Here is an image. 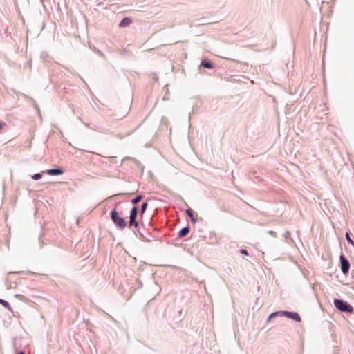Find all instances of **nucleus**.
I'll use <instances>...</instances> for the list:
<instances>
[{
  "label": "nucleus",
  "instance_id": "obj_1",
  "mask_svg": "<svg viewBox=\"0 0 354 354\" xmlns=\"http://www.w3.org/2000/svg\"><path fill=\"white\" fill-rule=\"evenodd\" d=\"M119 203H117L115 205V207L113 208V209L110 212V218L115 225V227L118 230H123L126 228L127 226V221L125 220L124 218L120 216V213L117 211V207Z\"/></svg>",
  "mask_w": 354,
  "mask_h": 354
},
{
  "label": "nucleus",
  "instance_id": "obj_2",
  "mask_svg": "<svg viewBox=\"0 0 354 354\" xmlns=\"http://www.w3.org/2000/svg\"><path fill=\"white\" fill-rule=\"evenodd\" d=\"M274 315H280L281 317H285L288 319H292L293 321L297 322H300L301 321V318L297 312L279 310L270 313L268 317L267 322H269L271 319L272 317Z\"/></svg>",
  "mask_w": 354,
  "mask_h": 354
},
{
  "label": "nucleus",
  "instance_id": "obj_3",
  "mask_svg": "<svg viewBox=\"0 0 354 354\" xmlns=\"http://www.w3.org/2000/svg\"><path fill=\"white\" fill-rule=\"evenodd\" d=\"M333 304L340 312L349 313H354V308L353 306L344 299L335 298L333 300Z\"/></svg>",
  "mask_w": 354,
  "mask_h": 354
},
{
  "label": "nucleus",
  "instance_id": "obj_4",
  "mask_svg": "<svg viewBox=\"0 0 354 354\" xmlns=\"http://www.w3.org/2000/svg\"><path fill=\"white\" fill-rule=\"evenodd\" d=\"M339 266L342 272L344 275L348 274L351 265L347 258L342 253L339 256Z\"/></svg>",
  "mask_w": 354,
  "mask_h": 354
},
{
  "label": "nucleus",
  "instance_id": "obj_5",
  "mask_svg": "<svg viewBox=\"0 0 354 354\" xmlns=\"http://www.w3.org/2000/svg\"><path fill=\"white\" fill-rule=\"evenodd\" d=\"M42 173L47 174L50 176H59L63 174L64 170L62 167H55L43 171Z\"/></svg>",
  "mask_w": 354,
  "mask_h": 354
},
{
  "label": "nucleus",
  "instance_id": "obj_6",
  "mask_svg": "<svg viewBox=\"0 0 354 354\" xmlns=\"http://www.w3.org/2000/svg\"><path fill=\"white\" fill-rule=\"evenodd\" d=\"M127 227L132 231L133 230H136L140 227V222L137 219L129 221Z\"/></svg>",
  "mask_w": 354,
  "mask_h": 354
},
{
  "label": "nucleus",
  "instance_id": "obj_7",
  "mask_svg": "<svg viewBox=\"0 0 354 354\" xmlns=\"http://www.w3.org/2000/svg\"><path fill=\"white\" fill-rule=\"evenodd\" d=\"M200 66H203L205 68L213 69L214 68V64L209 59H203L201 62Z\"/></svg>",
  "mask_w": 354,
  "mask_h": 354
},
{
  "label": "nucleus",
  "instance_id": "obj_8",
  "mask_svg": "<svg viewBox=\"0 0 354 354\" xmlns=\"http://www.w3.org/2000/svg\"><path fill=\"white\" fill-rule=\"evenodd\" d=\"M132 22V19L129 17H126L121 19V21L119 23V27L120 28H126L130 26V24Z\"/></svg>",
  "mask_w": 354,
  "mask_h": 354
},
{
  "label": "nucleus",
  "instance_id": "obj_9",
  "mask_svg": "<svg viewBox=\"0 0 354 354\" xmlns=\"http://www.w3.org/2000/svg\"><path fill=\"white\" fill-rule=\"evenodd\" d=\"M189 231H190V228H189V225L183 227L178 231V232L177 234L178 237L183 238V237L186 236L189 234Z\"/></svg>",
  "mask_w": 354,
  "mask_h": 354
},
{
  "label": "nucleus",
  "instance_id": "obj_10",
  "mask_svg": "<svg viewBox=\"0 0 354 354\" xmlns=\"http://www.w3.org/2000/svg\"><path fill=\"white\" fill-rule=\"evenodd\" d=\"M139 213V210L137 206H133L130 210L129 213V220H135L137 219L138 214Z\"/></svg>",
  "mask_w": 354,
  "mask_h": 354
},
{
  "label": "nucleus",
  "instance_id": "obj_11",
  "mask_svg": "<svg viewBox=\"0 0 354 354\" xmlns=\"http://www.w3.org/2000/svg\"><path fill=\"white\" fill-rule=\"evenodd\" d=\"M133 232L136 236V237H138V239H140L142 241H147V242L150 241V240L148 239L147 238H146L145 236V235L143 234V233L141 232L140 227L136 230H133Z\"/></svg>",
  "mask_w": 354,
  "mask_h": 354
},
{
  "label": "nucleus",
  "instance_id": "obj_12",
  "mask_svg": "<svg viewBox=\"0 0 354 354\" xmlns=\"http://www.w3.org/2000/svg\"><path fill=\"white\" fill-rule=\"evenodd\" d=\"M185 213L189 217L193 223H196L197 222V218L194 216L193 210L191 208L187 209L185 210Z\"/></svg>",
  "mask_w": 354,
  "mask_h": 354
},
{
  "label": "nucleus",
  "instance_id": "obj_13",
  "mask_svg": "<svg viewBox=\"0 0 354 354\" xmlns=\"http://www.w3.org/2000/svg\"><path fill=\"white\" fill-rule=\"evenodd\" d=\"M147 207H148V202H147V201H145L142 203L140 209L139 210V213H140L141 217L143 216V215H144V214H145Z\"/></svg>",
  "mask_w": 354,
  "mask_h": 354
},
{
  "label": "nucleus",
  "instance_id": "obj_14",
  "mask_svg": "<svg viewBox=\"0 0 354 354\" xmlns=\"http://www.w3.org/2000/svg\"><path fill=\"white\" fill-rule=\"evenodd\" d=\"M0 304H1L8 310L12 312V308L8 301L0 298Z\"/></svg>",
  "mask_w": 354,
  "mask_h": 354
},
{
  "label": "nucleus",
  "instance_id": "obj_15",
  "mask_svg": "<svg viewBox=\"0 0 354 354\" xmlns=\"http://www.w3.org/2000/svg\"><path fill=\"white\" fill-rule=\"evenodd\" d=\"M143 197H144V196H143V195H142V194H138V195H137L135 198H133L131 201V203L133 205V206H137V204H138V203H140V202L142 201V199L143 198Z\"/></svg>",
  "mask_w": 354,
  "mask_h": 354
},
{
  "label": "nucleus",
  "instance_id": "obj_16",
  "mask_svg": "<svg viewBox=\"0 0 354 354\" xmlns=\"http://www.w3.org/2000/svg\"><path fill=\"white\" fill-rule=\"evenodd\" d=\"M351 233L350 232V231H348L346 232L345 236H346V239L349 245H351L352 246H354V241L351 239Z\"/></svg>",
  "mask_w": 354,
  "mask_h": 354
},
{
  "label": "nucleus",
  "instance_id": "obj_17",
  "mask_svg": "<svg viewBox=\"0 0 354 354\" xmlns=\"http://www.w3.org/2000/svg\"><path fill=\"white\" fill-rule=\"evenodd\" d=\"M42 172L41 173H37V174H33L32 176H31V178L33 180H38L39 179L41 178L42 177Z\"/></svg>",
  "mask_w": 354,
  "mask_h": 354
},
{
  "label": "nucleus",
  "instance_id": "obj_18",
  "mask_svg": "<svg viewBox=\"0 0 354 354\" xmlns=\"http://www.w3.org/2000/svg\"><path fill=\"white\" fill-rule=\"evenodd\" d=\"M200 21V24H209L210 22L207 21V19L205 18V17H203V18H201L199 19Z\"/></svg>",
  "mask_w": 354,
  "mask_h": 354
},
{
  "label": "nucleus",
  "instance_id": "obj_19",
  "mask_svg": "<svg viewBox=\"0 0 354 354\" xmlns=\"http://www.w3.org/2000/svg\"><path fill=\"white\" fill-rule=\"evenodd\" d=\"M42 234L39 236V248H41L43 245H44V242L42 239Z\"/></svg>",
  "mask_w": 354,
  "mask_h": 354
},
{
  "label": "nucleus",
  "instance_id": "obj_20",
  "mask_svg": "<svg viewBox=\"0 0 354 354\" xmlns=\"http://www.w3.org/2000/svg\"><path fill=\"white\" fill-rule=\"evenodd\" d=\"M136 285L138 288H141L142 287V283L138 279H136Z\"/></svg>",
  "mask_w": 354,
  "mask_h": 354
},
{
  "label": "nucleus",
  "instance_id": "obj_21",
  "mask_svg": "<svg viewBox=\"0 0 354 354\" xmlns=\"http://www.w3.org/2000/svg\"><path fill=\"white\" fill-rule=\"evenodd\" d=\"M284 237H285L286 240L290 239L292 241V239L290 238V233L289 232H285Z\"/></svg>",
  "mask_w": 354,
  "mask_h": 354
},
{
  "label": "nucleus",
  "instance_id": "obj_22",
  "mask_svg": "<svg viewBox=\"0 0 354 354\" xmlns=\"http://www.w3.org/2000/svg\"><path fill=\"white\" fill-rule=\"evenodd\" d=\"M240 253L241 254H243V255H245V256H248L249 255L248 252L245 249H241Z\"/></svg>",
  "mask_w": 354,
  "mask_h": 354
},
{
  "label": "nucleus",
  "instance_id": "obj_23",
  "mask_svg": "<svg viewBox=\"0 0 354 354\" xmlns=\"http://www.w3.org/2000/svg\"><path fill=\"white\" fill-rule=\"evenodd\" d=\"M268 233L269 234H270V235H272V236H274V237L277 236L276 232H275L274 231H273V230H269V231L268 232Z\"/></svg>",
  "mask_w": 354,
  "mask_h": 354
},
{
  "label": "nucleus",
  "instance_id": "obj_24",
  "mask_svg": "<svg viewBox=\"0 0 354 354\" xmlns=\"http://www.w3.org/2000/svg\"><path fill=\"white\" fill-rule=\"evenodd\" d=\"M15 297H16V298H18V299H24V295H21V294H17V295H15Z\"/></svg>",
  "mask_w": 354,
  "mask_h": 354
},
{
  "label": "nucleus",
  "instance_id": "obj_25",
  "mask_svg": "<svg viewBox=\"0 0 354 354\" xmlns=\"http://www.w3.org/2000/svg\"><path fill=\"white\" fill-rule=\"evenodd\" d=\"M6 125V124L4 122H3V121L0 122V131H1V129H3Z\"/></svg>",
  "mask_w": 354,
  "mask_h": 354
},
{
  "label": "nucleus",
  "instance_id": "obj_26",
  "mask_svg": "<svg viewBox=\"0 0 354 354\" xmlns=\"http://www.w3.org/2000/svg\"><path fill=\"white\" fill-rule=\"evenodd\" d=\"M97 53H98L99 55H102V56H103V55H103V53H102L101 51H100L99 50H97Z\"/></svg>",
  "mask_w": 354,
  "mask_h": 354
},
{
  "label": "nucleus",
  "instance_id": "obj_27",
  "mask_svg": "<svg viewBox=\"0 0 354 354\" xmlns=\"http://www.w3.org/2000/svg\"><path fill=\"white\" fill-rule=\"evenodd\" d=\"M84 124L86 127H89V124H88V123L84 122Z\"/></svg>",
  "mask_w": 354,
  "mask_h": 354
},
{
  "label": "nucleus",
  "instance_id": "obj_28",
  "mask_svg": "<svg viewBox=\"0 0 354 354\" xmlns=\"http://www.w3.org/2000/svg\"><path fill=\"white\" fill-rule=\"evenodd\" d=\"M17 354H24V351H20V352H19V353H17Z\"/></svg>",
  "mask_w": 354,
  "mask_h": 354
},
{
  "label": "nucleus",
  "instance_id": "obj_29",
  "mask_svg": "<svg viewBox=\"0 0 354 354\" xmlns=\"http://www.w3.org/2000/svg\"><path fill=\"white\" fill-rule=\"evenodd\" d=\"M80 77L81 80H82L86 84V83L85 82L84 80L82 77Z\"/></svg>",
  "mask_w": 354,
  "mask_h": 354
},
{
  "label": "nucleus",
  "instance_id": "obj_30",
  "mask_svg": "<svg viewBox=\"0 0 354 354\" xmlns=\"http://www.w3.org/2000/svg\"><path fill=\"white\" fill-rule=\"evenodd\" d=\"M35 109H37V110H39V107H38V106H37V105H36V104H35Z\"/></svg>",
  "mask_w": 354,
  "mask_h": 354
},
{
  "label": "nucleus",
  "instance_id": "obj_31",
  "mask_svg": "<svg viewBox=\"0 0 354 354\" xmlns=\"http://www.w3.org/2000/svg\"><path fill=\"white\" fill-rule=\"evenodd\" d=\"M77 118H78V120H80V121H82V118H81V117H80V116H78V117H77Z\"/></svg>",
  "mask_w": 354,
  "mask_h": 354
},
{
  "label": "nucleus",
  "instance_id": "obj_32",
  "mask_svg": "<svg viewBox=\"0 0 354 354\" xmlns=\"http://www.w3.org/2000/svg\"><path fill=\"white\" fill-rule=\"evenodd\" d=\"M277 315H274V316H272V318H271V319H272V318H276V317H277Z\"/></svg>",
  "mask_w": 354,
  "mask_h": 354
},
{
  "label": "nucleus",
  "instance_id": "obj_33",
  "mask_svg": "<svg viewBox=\"0 0 354 354\" xmlns=\"http://www.w3.org/2000/svg\"><path fill=\"white\" fill-rule=\"evenodd\" d=\"M190 119H191V116H190V115H189V120H190Z\"/></svg>",
  "mask_w": 354,
  "mask_h": 354
}]
</instances>
